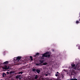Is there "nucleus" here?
Listing matches in <instances>:
<instances>
[{"label": "nucleus", "instance_id": "obj_1", "mask_svg": "<svg viewBox=\"0 0 80 80\" xmlns=\"http://www.w3.org/2000/svg\"><path fill=\"white\" fill-rule=\"evenodd\" d=\"M2 68L4 70H6L8 71V70L11 69V66H7L6 65H5L3 67H2Z\"/></svg>", "mask_w": 80, "mask_h": 80}, {"label": "nucleus", "instance_id": "obj_2", "mask_svg": "<svg viewBox=\"0 0 80 80\" xmlns=\"http://www.w3.org/2000/svg\"><path fill=\"white\" fill-rule=\"evenodd\" d=\"M49 52H47L42 54V57H50V55L49 54Z\"/></svg>", "mask_w": 80, "mask_h": 80}, {"label": "nucleus", "instance_id": "obj_3", "mask_svg": "<svg viewBox=\"0 0 80 80\" xmlns=\"http://www.w3.org/2000/svg\"><path fill=\"white\" fill-rule=\"evenodd\" d=\"M21 58V57H16V58H14L13 59L14 61L16 62H19V60H20Z\"/></svg>", "mask_w": 80, "mask_h": 80}, {"label": "nucleus", "instance_id": "obj_4", "mask_svg": "<svg viewBox=\"0 0 80 80\" xmlns=\"http://www.w3.org/2000/svg\"><path fill=\"white\" fill-rule=\"evenodd\" d=\"M58 77H59L58 79H57L58 80H61L62 79H63L64 77V76L62 74L58 75Z\"/></svg>", "mask_w": 80, "mask_h": 80}, {"label": "nucleus", "instance_id": "obj_5", "mask_svg": "<svg viewBox=\"0 0 80 80\" xmlns=\"http://www.w3.org/2000/svg\"><path fill=\"white\" fill-rule=\"evenodd\" d=\"M40 80H58L56 79H50L49 78H46L45 79L40 78H39Z\"/></svg>", "mask_w": 80, "mask_h": 80}, {"label": "nucleus", "instance_id": "obj_6", "mask_svg": "<svg viewBox=\"0 0 80 80\" xmlns=\"http://www.w3.org/2000/svg\"><path fill=\"white\" fill-rule=\"evenodd\" d=\"M40 72V70L38 69H36V73L37 72V73L39 74Z\"/></svg>", "mask_w": 80, "mask_h": 80}, {"label": "nucleus", "instance_id": "obj_7", "mask_svg": "<svg viewBox=\"0 0 80 80\" xmlns=\"http://www.w3.org/2000/svg\"><path fill=\"white\" fill-rule=\"evenodd\" d=\"M74 74H75V72H71V74H70V76H71V75H72V76H74Z\"/></svg>", "mask_w": 80, "mask_h": 80}, {"label": "nucleus", "instance_id": "obj_8", "mask_svg": "<svg viewBox=\"0 0 80 80\" xmlns=\"http://www.w3.org/2000/svg\"><path fill=\"white\" fill-rule=\"evenodd\" d=\"M8 63H9V62H8V61H6L3 63V65H7V64H8Z\"/></svg>", "mask_w": 80, "mask_h": 80}, {"label": "nucleus", "instance_id": "obj_9", "mask_svg": "<svg viewBox=\"0 0 80 80\" xmlns=\"http://www.w3.org/2000/svg\"><path fill=\"white\" fill-rule=\"evenodd\" d=\"M6 73H5V72H3L2 74V76L3 77H5V76H6Z\"/></svg>", "mask_w": 80, "mask_h": 80}, {"label": "nucleus", "instance_id": "obj_10", "mask_svg": "<svg viewBox=\"0 0 80 80\" xmlns=\"http://www.w3.org/2000/svg\"><path fill=\"white\" fill-rule=\"evenodd\" d=\"M39 62H40V63H40L41 65H42V63H43V61L40 60H39Z\"/></svg>", "mask_w": 80, "mask_h": 80}, {"label": "nucleus", "instance_id": "obj_11", "mask_svg": "<svg viewBox=\"0 0 80 80\" xmlns=\"http://www.w3.org/2000/svg\"><path fill=\"white\" fill-rule=\"evenodd\" d=\"M47 65V62H44L43 64H42L41 66L43 65Z\"/></svg>", "mask_w": 80, "mask_h": 80}, {"label": "nucleus", "instance_id": "obj_12", "mask_svg": "<svg viewBox=\"0 0 80 80\" xmlns=\"http://www.w3.org/2000/svg\"><path fill=\"white\" fill-rule=\"evenodd\" d=\"M32 71L34 72L35 73H36V69H35V68L32 69Z\"/></svg>", "mask_w": 80, "mask_h": 80}, {"label": "nucleus", "instance_id": "obj_13", "mask_svg": "<svg viewBox=\"0 0 80 80\" xmlns=\"http://www.w3.org/2000/svg\"><path fill=\"white\" fill-rule=\"evenodd\" d=\"M59 74V73L58 72H57L55 75L56 77H57L58 76Z\"/></svg>", "mask_w": 80, "mask_h": 80}, {"label": "nucleus", "instance_id": "obj_14", "mask_svg": "<svg viewBox=\"0 0 80 80\" xmlns=\"http://www.w3.org/2000/svg\"><path fill=\"white\" fill-rule=\"evenodd\" d=\"M77 69L78 70H79V71H80V67L78 66L77 67Z\"/></svg>", "mask_w": 80, "mask_h": 80}, {"label": "nucleus", "instance_id": "obj_15", "mask_svg": "<svg viewBox=\"0 0 80 80\" xmlns=\"http://www.w3.org/2000/svg\"><path fill=\"white\" fill-rule=\"evenodd\" d=\"M21 76V75H18L17 76H16V78H20Z\"/></svg>", "mask_w": 80, "mask_h": 80}, {"label": "nucleus", "instance_id": "obj_16", "mask_svg": "<svg viewBox=\"0 0 80 80\" xmlns=\"http://www.w3.org/2000/svg\"><path fill=\"white\" fill-rule=\"evenodd\" d=\"M71 66L72 68H73V67H75V65L74 64H72Z\"/></svg>", "mask_w": 80, "mask_h": 80}, {"label": "nucleus", "instance_id": "obj_17", "mask_svg": "<svg viewBox=\"0 0 80 80\" xmlns=\"http://www.w3.org/2000/svg\"><path fill=\"white\" fill-rule=\"evenodd\" d=\"M23 73V72H18V74H22V73Z\"/></svg>", "mask_w": 80, "mask_h": 80}, {"label": "nucleus", "instance_id": "obj_18", "mask_svg": "<svg viewBox=\"0 0 80 80\" xmlns=\"http://www.w3.org/2000/svg\"><path fill=\"white\" fill-rule=\"evenodd\" d=\"M38 75H36L35 76V79H38Z\"/></svg>", "mask_w": 80, "mask_h": 80}, {"label": "nucleus", "instance_id": "obj_19", "mask_svg": "<svg viewBox=\"0 0 80 80\" xmlns=\"http://www.w3.org/2000/svg\"><path fill=\"white\" fill-rule=\"evenodd\" d=\"M36 65L37 66H42V65L40 64V63H38V64H37Z\"/></svg>", "mask_w": 80, "mask_h": 80}, {"label": "nucleus", "instance_id": "obj_20", "mask_svg": "<svg viewBox=\"0 0 80 80\" xmlns=\"http://www.w3.org/2000/svg\"><path fill=\"white\" fill-rule=\"evenodd\" d=\"M30 58L31 61H32V60H33V58L32 57L30 56Z\"/></svg>", "mask_w": 80, "mask_h": 80}, {"label": "nucleus", "instance_id": "obj_21", "mask_svg": "<svg viewBox=\"0 0 80 80\" xmlns=\"http://www.w3.org/2000/svg\"><path fill=\"white\" fill-rule=\"evenodd\" d=\"M6 75H8V74H9V72H6Z\"/></svg>", "mask_w": 80, "mask_h": 80}, {"label": "nucleus", "instance_id": "obj_22", "mask_svg": "<svg viewBox=\"0 0 80 80\" xmlns=\"http://www.w3.org/2000/svg\"><path fill=\"white\" fill-rule=\"evenodd\" d=\"M76 23H80V22H79V21H76Z\"/></svg>", "mask_w": 80, "mask_h": 80}, {"label": "nucleus", "instance_id": "obj_23", "mask_svg": "<svg viewBox=\"0 0 80 80\" xmlns=\"http://www.w3.org/2000/svg\"><path fill=\"white\" fill-rule=\"evenodd\" d=\"M13 73V72L12 71L9 72V74H12Z\"/></svg>", "mask_w": 80, "mask_h": 80}, {"label": "nucleus", "instance_id": "obj_24", "mask_svg": "<svg viewBox=\"0 0 80 80\" xmlns=\"http://www.w3.org/2000/svg\"><path fill=\"white\" fill-rule=\"evenodd\" d=\"M78 80H80V76L78 78Z\"/></svg>", "mask_w": 80, "mask_h": 80}, {"label": "nucleus", "instance_id": "obj_25", "mask_svg": "<svg viewBox=\"0 0 80 80\" xmlns=\"http://www.w3.org/2000/svg\"><path fill=\"white\" fill-rule=\"evenodd\" d=\"M39 55V53L38 52L36 54V55Z\"/></svg>", "mask_w": 80, "mask_h": 80}, {"label": "nucleus", "instance_id": "obj_26", "mask_svg": "<svg viewBox=\"0 0 80 80\" xmlns=\"http://www.w3.org/2000/svg\"><path fill=\"white\" fill-rule=\"evenodd\" d=\"M19 69L20 70H22V69H23V67H22V68H19Z\"/></svg>", "mask_w": 80, "mask_h": 80}, {"label": "nucleus", "instance_id": "obj_27", "mask_svg": "<svg viewBox=\"0 0 80 80\" xmlns=\"http://www.w3.org/2000/svg\"><path fill=\"white\" fill-rule=\"evenodd\" d=\"M48 74H46V73L45 74V76H48Z\"/></svg>", "mask_w": 80, "mask_h": 80}, {"label": "nucleus", "instance_id": "obj_28", "mask_svg": "<svg viewBox=\"0 0 80 80\" xmlns=\"http://www.w3.org/2000/svg\"><path fill=\"white\" fill-rule=\"evenodd\" d=\"M68 80H74L73 79H68Z\"/></svg>", "mask_w": 80, "mask_h": 80}, {"label": "nucleus", "instance_id": "obj_29", "mask_svg": "<svg viewBox=\"0 0 80 80\" xmlns=\"http://www.w3.org/2000/svg\"><path fill=\"white\" fill-rule=\"evenodd\" d=\"M73 80H77V78H74V79H73Z\"/></svg>", "mask_w": 80, "mask_h": 80}, {"label": "nucleus", "instance_id": "obj_30", "mask_svg": "<svg viewBox=\"0 0 80 80\" xmlns=\"http://www.w3.org/2000/svg\"><path fill=\"white\" fill-rule=\"evenodd\" d=\"M34 57H36V55H34Z\"/></svg>", "mask_w": 80, "mask_h": 80}, {"label": "nucleus", "instance_id": "obj_31", "mask_svg": "<svg viewBox=\"0 0 80 80\" xmlns=\"http://www.w3.org/2000/svg\"><path fill=\"white\" fill-rule=\"evenodd\" d=\"M74 69H75V70H76V69H77V68H74Z\"/></svg>", "mask_w": 80, "mask_h": 80}, {"label": "nucleus", "instance_id": "obj_32", "mask_svg": "<svg viewBox=\"0 0 80 80\" xmlns=\"http://www.w3.org/2000/svg\"><path fill=\"white\" fill-rule=\"evenodd\" d=\"M64 71L65 72V70H64Z\"/></svg>", "mask_w": 80, "mask_h": 80}]
</instances>
